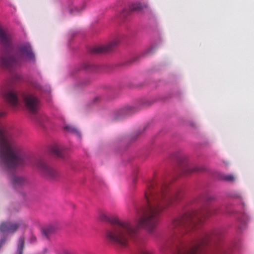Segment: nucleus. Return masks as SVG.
<instances>
[{"label":"nucleus","mask_w":254,"mask_h":254,"mask_svg":"<svg viewBox=\"0 0 254 254\" xmlns=\"http://www.w3.org/2000/svg\"><path fill=\"white\" fill-rule=\"evenodd\" d=\"M26 59L34 61L35 56L30 44L24 43L17 47L15 53L13 56H2L0 59V62L3 67L9 68L13 65L21 64L25 62Z\"/></svg>","instance_id":"obj_5"},{"label":"nucleus","mask_w":254,"mask_h":254,"mask_svg":"<svg viewBox=\"0 0 254 254\" xmlns=\"http://www.w3.org/2000/svg\"><path fill=\"white\" fill-rule=\"evenodd\" d=\"M215 209L213 208H205L200 211H187L175 218L171 227L178 231L193 229L197 224L203 223L207 218L215 214Z\"/></svg>","instance_id":"obj_3"},{"label":"nucleus","mask_w":254,"mask_h":254,"mask_svg":"<svg viewBox=\"0 0 254 254\" xmlns=\"http://www.w3.org/2000/svg\"><path fill=\"white\" fill-rule=\"evenodd\" d=\"M20 77L17 74L13 76L7 84L2 87V94L4 99L12 107H17L19 105V99L17 93L12 87L14 82L19 80Z\"/></svg>","instance_id":"obj_6"},{"label":"nucleus","mask_w":254,"mask_h":254,"mask_svg":"<svg viewBox=\"0 0 254 254\" xmlns=\"http://www.w3.org/2000/svg\"><path fill=\"white\" fill-rule=\"evenodd\" d=\"M212 237L211 233H205L187 245L181 242L180 236L177 235L172 238L170 243H174L176 246V254H203L204 248Z\"/></svg>","instance_id":"obj_4"},{"label":"nucleus","mask_w":254,"mask_h":254,"mask_svg":"<svg viewBox=\"0 0 254 254\" xmlns=\"http://www.w3.org/2000/svg\"><path fill=\"white\" fill-rule=\"evenodd\" d=\"M82 9H83V7H82L80 8H78L77 7H74L73 8H71L69 10V11L71 14L75 15L80 12Z\"/></svg>","instance_id":"obj_19"},{"label":"nucleus","mask_w":254,"mask_h":254,"mask_svg":"<svg viewBox=\"0 0 254 254\" xmlns=\"http://www.w3.org/2000/svg\"><path fill=\"white\" fill-rule=\"evenodd\" d=\"M35 167L40 173L49 179H55L57 172L52 166L43 159H38L35 163Z\"/></svg>","instance_id":"obj_7"},{"label":"nucleus","mask_w":254,"mask_h":254,"mask_svg":"<svg viewBox=\"0 0 254 254\" xmlns=\"http://www.w3.org/2000/svg\"><path fill=\"white\" fill-rule=\"evenodd\" d=\"M0 160L7 171L26 164L25 157L19 153V149L13 135L0 125Z\"/></svg>","instance_id":"obj_2"},{"label":"nucleus","mask_w":254,"mask_h":254,"mask_svg":"<svg viewBox=\"0 0 254 254\" xmlns=\"http://www.w3.org/2000/svg\"><path fill=\"white\" fill-rule=\"evenodd\" d=\"M197 171V168L190 166H187L186 168V171L187 173L194 172Z\"/></svg>","instance_id":"obj_20"},{"label":"nucleus","mask_w":254,"mask_h":254,"mask_svg":"<svg viewBox=\"0 0 254 254\" xmlns=\"http://www.w3.org/2000/svg\"><path fill=\"white\" fill-rule=\"evenodd\" d=\"M21 98L23 100L26 108L32 113H35L39 106V99L35 96L29 94H22Z\"/></svg>","instance_id":"obj_8"},{"label":"nucleus","mask_w":254,"mask_h":254,"mask_svg":"<svg viewBox=\"0 0 254 254\" xmlns=\"http://www.w3.org/2000/svg\"><path fill=\"white\" fill-rule=\"evenodd\" d=\"M24 247V238L20 237L18 240L17 254H23V251Z\"/></svg>","instance_id":"obj_16"},{"label":"nucleus","mask_w":254,"mask_h":254,"mask_svg":"<svg viewBox=\"0 0 254 254\" xmlns=\"http://www.w3.org/2000/svg\"><path fill=\"white\" fill-rule=\"evenodd\" d=\"M90 65L89 64H84V67L86 69H88L90 68Z\"/></svg>","instance_id":"obj_23"},{"label":"nucleus","mask_w":254,"mask_h":254,"mask_svg":"<svg viewBox=\"0 0 254 254\" xmlns=\"http://www.w3.org/2000/svg\"><path fill=\"white\" fill-rule=\"evenodd\" d=\"M140 254H153V253L151 250H144L140 252Z\"/></svg>","instance_id":"obj_21"},{"label":"nucleus","mask_w":254,"mask_h":254,"mask_svg":"<svg viewBox=\"0 0 254 254\" xmlns=\"http://www.w3.org/2000/svg\"><path fill=\"white\" fill-rule=\"evenodd\" d=\"M64 254H71L70 253H69V252L66 251L64 252Z\"/></svg>","instance_id":"obj_26"},{"label":"nucleus","mask_w":254,"mask_h":254,"mask_svg":"<svg viewBox=\"0 0 254 254\" xmlns=\"http://www.w3.org/2000/svg\"><path fill=\"white\" fill-rule=\"evenodd\" d=\"M148 5L145 3L136 2L132 3L129 6L131 11H141L144 9H147Z\"/></svg>","instance_id":"obj_13"},{"label":"nucleus","mask_w":254,"mask_h":254,"mask_svg":"<svg viewBox=\"0 0 254 254\" xmlns=\"http://www.w3.org/2000/svg\"><path fill=\"white\" fill-rule=\"evenodd\" d=\"M65 129L69 132H70L72 133H74L77 134H79L78 131L75 127H72L71 126H70V125L66 126L65 127Z\"/></svg>","instance_id":"obj_18"},{"label":"nucleus","mask_w":254,"mask_h":254,"mask_svg":"<svg viewBox=\"0 0 254 254\" xmlns=\"http://www.w3.org/2000/svg\"><path fill=\"white\" fill-rule=\"evenodd\" d=\"M5 113L3 112H0V118L3 116L4 115Z\"/></svg>","instance_id":"obj_25"},{"label":"nucleus","mask_w":254,"mask_h":254,"mask_svg":"<svg viewBox=\"0 0 254 254\" xmlns=\"http://www.w3.org/2000/svg\"><path fill=\"white\" fill-rule=\"evenodd\" d=\"M222 179L227 182H233L235 180L234 175L232 174L226 175L223 176Z\"/></svg>","instance_id":"obj_17"},{"label":"nucleus","mask_w":254,"mask_h":254,"mask_svg":"<svg viewBox=\"0 0 254 254\" xmlns=\"http://www.w3.org/2000/svg\"><path fill=\"white\" fill-rule=\"evenodd\" d=\"M10 180L12 185L15 189L23 186L26 183V180L24 177L14 174L11 175Z\"/></svg>","instance_id":"obj_12"},{"label":"nucleus","mask_w":254,"mask_h":254,"mask_svg":"<svg viewBox=\"0 0 254 254\" xmlns=\"http://www.w3.org/2000/svg\"><path fill=\"white\" fill-rule=\"evenodd\" d=\"M119 40L116 39L107 45L96 46L91 49L93 54H103L109 52L115 48L119 44Z\"/></svg>","instance_id":"obj_9"},{"label":"nucleus","mask_w":254,"mask_h":254,"mask_svg":"<svg viewBox=\"0 0 254 254\" xmlns=\"http://www.w3.org/2000/svg\"><path fill=\"white\" fill-rule=\"evenodd\" d=\"M4 243V241L3 240H1L0 242V248L1 247L2 245Z\"/></svg>","instance_id":"obj_24"},{"label":"nucleus","mask_w":254,"mask_h":254,"mask_svg":"<svg viewBox=\"0 0 254 254\" xmlns=\"http://www.w3.org/2000/svg\"><path fill=\"white\" fill-rule=\"evenodd\" d=\"M144 195L147 207L143 210L142 216L135 221V224L121 220L105 212L100 213L99 220L112 225L105 231V238L109 242L126 247L129 241L137 238L139 227L144 228L149 233H153L161 213L181 197L177 192L170 194L168 184L162 181L156 180L147 184Z\"/></svg>","instance_id":"obj_1"},{"label":"nucleus","mask_w":254,"mask_h":254,"mask_svg":"<svg viewBox=\"0 0 254 254\" xmlns=\"http://www.w3.org/2000/svg\"><path fill=\"white\" fill-rule=\"evenodd\" d=\"M51 152L57 157H62V149L58 145H54L51 148Z\"/></svg>","instance_id":"obj_15"},{"label":"nucleus","mask_w":254,"mask_h":254,"mask_svg":"<svg viewBox=\"0 0 254 254\" xmlns=\"http://www.w3.org/2000/svg\"><path fill=\"white\" fill-rule=\"evenodd\" d=\"M174 230L176 231H175V233H176L177 231H178V232H180L182 234H184V233L188 232L190 229H186V230H180V231L177 230L176 229H174Z\"/></svg>","instance_id":"obj_22"},{"label":"nucleus","mask_w":254,"mask_h":254,"mask_svg":"<svg viewBox=\"0 0 254 254\" xmlns=\"http://www.w3.org/2000/svg\"><path fill=\"white\" fill-rule=\"evenodd\" d=\"M26 227L22 221L12 223L10 222H3L0 225V231L1 232L14 233L17 229L22 226Z\"/></svg>","instance_id":"obj_10"},{"label":"nucleus","mask_w":254,"mask_h":254,"mask_svg":"<svg viewBox=\"0 0 254 254\" xmlns=\"http://www.w3.org/2000/svg\"><path fill=\"white\" fill-rule=\"evenodd\" d=\"M11 39V35L0 26V44L2 45L6 52H9L12 48Z\"/></svg>","instance_id":"obj_11"},{"label":"nucleus","mask_w":254,"mask_h":254,"mask_svg":"<svg viewBox=\"0 0 254 254\" xmlns=\"http://www.w3.org/2000/svg\"><path fill=\"white\" fill-rule=\"evenodd\" d=\"M56 230V228L53 226H49L45 228H44L42 230V234L46 238H48L49 236L53 234Z\"/></svg>","instance_id":"obj_14"}]
</instances>
